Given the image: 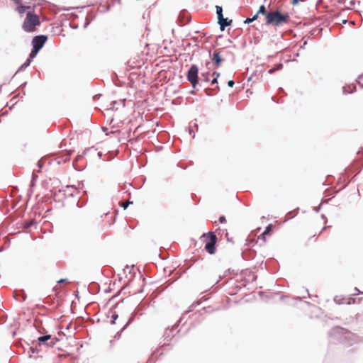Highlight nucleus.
<instances>
[{"mask_svg":"<svg viewBox=\"0 0 363 363\" xmlns=\"http://www.w3.org/2000/svg\"><path fill=\"white\" fill-rule=\"evenodd\" d=\"M220 75V74L217 72H213L212 73V76L215 77V78H218Z\"/></svg>","mask_w":363,"mask_h":363,"instance_id":"393cba45","label":"nucleus"},{"mask_svg":"<svg viewBox=\"0 0 363 363\" xmlns=\"http://www.w3.org/2000/svg\"><path fill=\"white\" fill-rule=\"evenodd\" d=\"M47 39V36L43 35L34 37L32 40L33 47L40 50L43 47Z\"/></svg>","mask_w":363,"mask_h":363,"instance_id":"423d86ee","label":"nucleus"},{"mask_svg":"<svg viewBox=\"0 0 363 363\" xmlns=\"http://www.w3.org/2000/svg\"><path fill=\"white\" fill-rule=\"evenodd\" d=\"M223 52L224 49L220 48L215 50L212 54L210 53V58L215 68L220 67L222 62L224 61Z\"/></svg>","mask_w":363,"mask_h":363,"instance_id":"20e7f679","label":"nucleus"},{"mask_svg":"<svg viewBox=\"0 0 363 363\" xmlns=\"http://www.w3.org/2000/svg\"><path fill=\"white\" fill-rule=\"evenodd\" d=\"M273 225L269 224L264 231L258 237V239H262L264 242H266V236L269 235L272 231Z\"/></svg>","mask_w":363,"mask_h":363,"instance_id":"0eeeda50","label":"nucleus"},{"mask_svg":"<svg viewBox=\"0 0 363 363\" xmlns=\"http://www.w3.org/2000/svg\"><path fill=\"white\" fill-rule=\"evenodd\" d=\"M201 80L208 82L210 81V73L209 72H203L201 74Z\"/></svg>","mask_w":363,"mask_h":363,"instance_id":"f8f14e48","label":"nucleus"},{"mask_svg":"<svg viewBox=\"0 0 363 363\" xmlns=\"http://www.w3.org/2000/svg\"><path fill=\"white\" fill-rule=\"evenodd\" d=\"M130 202L129 201H126L125 203H123L122 204V207L125 209L127 208L128 206L129 205Z\"/></svg>","mask_w":363,"mask_h":363,"instance_id":"b1692460","label":"nucleus"},{"mask_svg":"<svg viewBox=\"0 0 363 363\" xmlns=\"http://www.w3.org/2000/svg\"><path fill=\"white\" fill-rule=\"evenodd\" d=\"M58 284L67 283V280L66 279H61L57 281Z\"/></svg>","mask_w":363,"mask_h":363,"instance_id":"a878e982","label":"nucleus"},{"mask_svg":"<svg viewBox=\"0 0 363 363\" xmlns=\"http://www.w3.org/2000/svg\"><path fill=\"white\" fill-rule=\"evenodd\" d=\"M16 11L20 14V15H22L23 13H24L26 11H34L33 9L31 8V6H21L19 7H16Z\"/></svg>","mask_w":363,"mask_h":363,"instance_id":"1a4fd4ad","label":"nucleus"},{"mask_svg":"<svg viewBox=\"0 0 363 363\" xmlns=\"http://www.w3.org/2000/svg\"><path fill=\"white\" fill-rule=\"evenodd\" d=\"M290 21V15L286 11L281 9L272 10L268 12L266 16L265 24L273 27H280L286 25Z\"/></svg>","mask_w":363,"mask_h":363,"instance_id":"f257e3e1","label":"nucleus"},{"mask_svg":"<svg viewBox=\"0 0 363 363\" xmlns=\"http://www.w3.org/2000/svg\"><path fill=\"white\" fill-rule=\"evenodd\" d=\"M38 51H39V50L33 48V50H31V52L30 53L28 59L31 60V59L34 58L36 56Z\"/></svg>","mask_w":363,"mask_h":363,"instance_id":"dca6fc26","label":"nucleus"},{"mask_svg":"<svg viewBox=\"0 0 363 363\" xmlns=\"http://www.w3.org/2000/svg\"><path fill=\"white\" fill-rule=\"evenodd\" d=\"M38 167H39V168H41V167H42V162H41V161H38Z\"/></svg>","mask_w":363,"mask_h":363,"instance_id":"7c9ffc66","label":"nucleus"},{"mask_svg":"<svg viewBox=\"0 0 363 363\" xmlns=\"http://www.w3.org/2000/svg\"><path fill=\"white\" fill-rule=\"evenodd\" d=\"M198 72L199 69L195 65H191L189 70L188 71L187 79L193 87H195L198 83Z\"/></svg>","mask_w":363,"mask_h":363,"instance_id":"39448f33","label":"nucleus"},{"mask_svg":"<svg viewBox=\"0 0 363 363\" xmlns=\"http://www.w3.org/2000/svg\"><path fill=\"white\" fill-rule=\"evenodd\" d=\"M56 341H57V338H54L52 340L50 343L48 344V345L52 347L55 344Z\"/></svg>","mask_w":363,"mask_h":363,"instance_id":"aec40b11","label":"nucleus"},{"mask_svg":"<svg viewBox=\"0 0 363 363\" xmlns=\"http://www.w3.org/2000/svg\"><path fill=\"white\" fill-rule=\"evenodd\" d=\"M216 13H217V15H218V20H219L221 18H223L222 7L220 6H216Z\"/></svg>","mask_w":363,"mask_h":363,"instance_id":"ddd939ff","label":"nucleus"},{"mask_svg":"<svg viewBox=\"0 0 363 363\" xmlns=\"http://www.w3.org/2000/svg\"><path fill=\"white\" fill-rule=\"evenodd\" d=\"M35 223L33 220L27 222L24 224V228L26 229L30 228Z\"/></svg>","mask_w":363,"mask_h":363,"instance_id":"a211bd4d","label":"nucleus"},{"mask_svg":"<svg viewBox=\"0 0 363 363\" xmlns=\"http://www.w3.org/2000/svg\"><path fill=\"white\" fill-rule=\"evenodd\" d=\"M235 84L233 80H230L228 82V85L230 86V87H233V85Z\"/></svg>","mask_w":363,"mask_h":363,"instance_id":"bb28decb","label":"nucleus"},{"mask_svg":"<svg viewBox=\"0 0 363 363\" xmlns=\"http://www.w3.org/2000/svg\"><path fill=\"white\" fill-rule=\"evenodd\" d=\"M202 242L205 244V250L209 254H214L216 252V243L217 242V237L213 232L203 233L201 237Z\"/></svg>","mask_w":363,"mask_h":363,"instance_id":"7ed1b4c3","label":"nucleus"},{"mask_svg":"<svg viewBox=\"0 0 363 363\" xmlns=\"http://www.w3.org/2000/svg\"><path fill=\"white\" fill-rule=\"evenodd\" d=\"M117 318H118V315L115 312L113 313V314L111 315V323L115 324Z\"/></svg>","mask_w":363,"mask_h":363,"instance_id":"f3484780","label":"nucleus"},{"mask_svg":"<svg viewBox=\"0 0 363 363\" xmlns=\"http://www.w3.org/2000/svg\"><path fill=\"white\" fill-rule=\"evenodd\" d=\"M218 83V81H217V78H213V80L211 81V84H217Z\"/></svg>","mask_w":363,"mask_h":363,"instance_id":"c756f323","label":"nucleus"},{"mask_svg":"<svg viewBox=\"0 0 363 363\" xmlns=\"http://www.w3.org/2000/svg\"><path fill=\"white\" fill-rule=\"evenodd\" d=\"M219 221H220V223H223L226 221V219L223 216H222L219 218Z\"/></svg>","mask_w":363,"mask_h":363,"instance_id":"5701e85b","label":"nucleus"},{"mask_svg":"<svg viewBox=\"0 0 363 363\" xmlns=\"http://www.w3.org/2000/svg\"><path fill=\"white\" fill-rule=\"evenodd\" d=\"M299 1H300V0H292L291 4H292L293 5H296V4H298Z\"/></svg>","mask_w":363,"mask_h":363,"instance_id":"cd10ccee","label":"nucleus"},{"mask_svg":"<svg viewBox=\"0 0 363 363\" xmlns=\"http://www.w3.org/2000/svg\"><path fill=\"white\" fill-rule=\"evenodd\" d=\"M218 23L220 26V30H224L226 26L231 25L232 20H228V18H221L218 20Z\"/></svg>","mask_w":363,"mask_h":363,"instance_id":"6e6552de","label":"nucleus"},{"mask_svg":"<svg viewBox=\"0 0 363 363\" xmlns=\"http://www.w3.org/2000/svg\"><path fill=\"white\" fill-rule=\"evenodd\" d=\"M259 14L257 13L252 18L253 19V21L257 20L258 18Z\"/></svg>","mask_w":363,"mask_h":363,"instance_id":"c85d7f7f","label":"nucleus"},{"mask_svg":"<svg viewBox=\"0 0 363 363\" xmlns=\"http://www.w3.org/2000/svg\"><path fill=\"white\" fill-rule=\"evenodd\" d=\"M30 61H31V60L28 59L26 60V62L22 65V67H28L30 65Z\"/></svg>","mask_w":363,"mask_h":363,"instance_id":"412c9836","label":"nucleus"},{"mask_svg":"<svg viewBox=\"0 0 363 363\" xmlns=\"http://www.w3.org/2000/svg\"><path fill=\"white\" fill-rule=\"evenodd\" d=\"M252 22H253V19L252 18H247L244 21L245 23H250Z\"/></svg>","mask_w":363,"mask_h":363,"instance_id":"4be33fe9","label":"nucleus"},{"mask_svg":"<svg viewBox=\"0 0 363 363\" xmlns=\"http://www.w3.org/2000/svg\"><path fill=\"white\" fill-rule=\"evenodd\" d=\"M283 67V65L282 64H279L277 66L270 69L269 71H268V73L269 74H273L274 72H275L277 70H279V69H281Z\"/></svg>","mask_w":363,"mask_h":363,"instance_id":"2eb2a0df","label":"nucleus"},{"mask_svg":"<svg viewBox=\"0 0 363 363\" xmlns=\"http://www.w3.org/2000/svg\"><path fill=\"white\" fill-rule=\"evenodd\" d=\"M209 65H210V62H207L206 63V67H207L208 69H210Z\"/></svg>","mask_w":363,"mask_h":363,"instance_id":"2f4dec72","label":"nucleus"},{"mask_svg":"<svg viewBox=\"0 0 363 363\" xmlns=\"http://www.w3.org/2000/svg\"><path fill=\"white\" fill-rule=\"evenodd\" d=\"M343 1V3L345 4V8L348 9H352L354 8V1L351 0V1H347V0H342Z\"/></svg>","mask_w":363,"mask_h":363,"instance_id":"9d476101","label":"nucleus"},{"mask_svg":"<svg viewBox=\"0 0 363 363\" xmlns=\"http://www.w3.org/2000/svg\"><path fill=\"white\" fill-rule=\"evenodd\" d=\"M268 12L269 11H267L265 6L264 5H261L259 8V11H257V13L264 15L266 17L267 15L268 14Z\"/></svg>","mask_w":363,"mask_h":363,"instance_id":"9b49d317","label":"nucleus"},{"mask_svg":"<svg viewBox=\"0 0 363 363\" xmlns=\"http://www.w3.org/2000/svg\"><path fill=\"white\" fill-rule=\"evenodd\" d=\"M41 24L39 15L34 11H28L22 24V28L25 32L33 33L36 31L37 27Z\"/></svg>","mask_w":363,"mask_h":363,"instance_id":"f03ea898","label":"nucleus"},{"mask_svg":"<svg viewBox=\"0 0 363 363\" xmlns=\"http://www.w3.org/2000/svg\"><path fill=\"white\" fill-rule=\"evenodd\" d=\"M15 5H16V7H19L21 6H23V1L22 0H12Z\"/></svg>","mask_w":363,"mask_h":363,"instance_id":"6ab92c4d","label":"nucleus"},{"mask_svg":"<svg viewBox=\"0 0 363 363\" xmlns=\"http://www.w3.org/2000/svg\"><path fill=\"white\" fill-rule=\"evenodd\" d=\"M50 339H51V335H47L39 337L38 340L39 342L44 343L46 341H48V340H49Z\"/></svg>","mask_w":363,"mask_h":363,"instance_id":"4468645a","label":"nucleus"}]
</instances>
